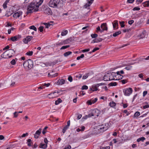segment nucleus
Masks as SVG:
<instances>
[{
    "instance_id": "obj_21",
    "label": "nucleus",
    "mask_w": 149,
    "mask_h": 149,
    "mask_svg": "<svg viewBox=\"0 0 149 149\" xmlns=\"http://www.w3.org/2000/svg\"><path fill=\"white\" fill-rule=\"evenodd\" d=\"M113 25V28L115 29H117L116 28V26H118V21L117 20H115L114 21V23H112Z\"/></svg>"
},
{
    "instance_id": "obj_25",
    "label": "nucleus",
    "mask_w": 149,
    "mask_h": 149,
    "mask_svg": "<svg viewBox=\"0 0 149 149\" xmlns=\"http://www.w3.org/2000/svg\"><path fill=\"white\" fill-rule=\"evenodd\" d=\"M43 24L45 25V27L46 28H48L49 27H50L52 25V24H50V23H44Z\"/></svg>"
},
{
    "instance_id": "obj_38",
    "label": "nucleus",
    "mask_w": 149,
    "mask_h": 149,
    "mask_svg": "<svg viewBox=\"0 0 149 149\" xmlns=\"http://www.w3.org/2000/svg\"><path fill=\"white\" fill-rule=\"evenodd\" d=\"M140 115L139 112L137 111L135 112L134 115V117H137Z\"/></svg>"
},
{
    "instance_id": "obj_54",
    "label": "nucleus",
    "mask_w": 149,
    "mask_h": 149,
    "mask_svg": "<svg viewBox=\"0 0 149 149\" xmlns=\"http://www.w3.org/2000/svg\"><path fill=\"white\" fill-rule=\"evenodd\" d=\"M16 62L15 59H13L11 62L10 63L12 65H14L15 64Z\"/></svg>"
},
{
    "instance_id": "obj_13",
    "label": "nucleus",
    "mask_w": 149,
    "mask_h": 149,
    "mask_svg": "<svg viewBox=\"0 0 149 149\" xmlns=\"http://www.w3.org/2000/svg\"><path fill=\"white\" fill-rule=\"evenodd\" d=\"M44 12L48 15H52V13L51 9L49 7L46 8L45 9Z\"/></svg>"
},
{
    "instance_id": "obj_36",
    "label": "nucleus",
    "mask_w": 149,
    "mask_h": 149,
    "mask_svg": "<svg viewBox=\"0 0 149 149\" xmlns=\"http://www.w3.org/2000/svg\"><path fill=\"white\" fill-rule=\"evenodd\" d=\"M29 29L34 30L35 31H37V28L34 26L32 25L29 27Z\"/></svg>"
},
{
    "instance_id": "obj_44",
    "label": "nucleus",
    "mask_w": 149,
    "mask_h": 149,
    "mask_svg": "<svg viewBox=\"0 0 149 149\" xmlns=\"http://www.w3.org/2000/svg\"><path fill=\"white\" fill-rule=\"evenodd\" d=\"M95 39L96 40V42H100L102 40V38H95Z\"/></svg>"
},
{
    "instance_id": "obj_46",
    "label": "nucleus",
    "mask_w": 149,
    "mask_h": 149,
    "mask_svg": "<svg viewBox=\"0 0 149 149\" xmlns=\"http://www.w3.org/2000/svg\"><path fill=\"white\" fill-rule=\"evenodd\" d=\"M103 80L104 81H109L108 77L107 76L104 75L103 77Z\"/></svg>"
},
{
    "instance_id": "obj_49",
    "label": "nucleus",
    "mask_w": 149,
    "mask_h": 149,
    "mask_svg": "<svg viewBox=\"0 0 149 149\" xmlns=\"http://www.w3.org/2000/svg\"><path fill=\"white\" fill-rule=\"evenodd\" d=\"M146 104H147L146 105L143 106V108L144 109H146L149 107V105L148 104V103H146Z\"/></svg>"
},
{
    "instance_id": "obj_53",
    "label": "nucleus",
    "mask_w": 149,
    "mask_h": 149,
    "mask_svg": "<svg viewBox=\"0 0 149 149\" xmlns=\"http://www.w3.org/2000/svg\"><path fill=\"white\" fill-rule=\"evenodd\" d=\"M44 27L43 26H40L39 27V30L40 32H42L43 31Z\"/></svg>"
},
{
    "instance_id": "obj_60",
    "label": "nucleus",
    "mask_w": 149,
    "mask_h": 149,
    "mask_svg": "<svg viewBox=\"0 0 149 149\" xmlns=\"http://www.w3.org/2000/svg\"><path fill=\"white\" fill-rule=\"evenodd\" d=\"M140 10V8H139V7H134V8L133 9V10Z\"/></svg>"
},
{
    "instance_id": "obj_56",
    "label": "nucleus",
    "mask_w": 149,
    "mask_h": 149,
    "mask_svg": "<svg viewBox=\"0 0 149 149\" xmlns=\"http://www.w3.org/2000/svg\"><path fill=\"white\" fill-rule=\"evenodd\" d=\"M92 113H92V112H91V113L89 114L88 115H86V117L87 118H89L91 116H93L92 115Z\"/></svg>"
},
{
    "instance_id": "obj_62",
    "label": "nucleus",
    "mask_w": 149,
    "mask_h": 149,
    "mask_svg": "<svg viewBox=\"0 0 149 149\" xmlns=\"http://www.w3.org/2000/svg\"><path fill=\"white\" fill-rule=\"evenodd\" d=\"M101 30L100 27L99 26H98L97 28V30H96V32L97 33L99 31H100L101 32Z\"/></svg>"
},
{
    "instance_id": "obj_57",
    "label": "nucleus",
    "mask_w": 149,
    "mask_h": 149,
    "mask_svg": "<svg viewBox=\"0 0 149 149\" xmlns=\"http://www.w3.org/2000/svg\"><path fill=\"white\" fill-rule=\"evenodd\" d=\"M46 66H51L52 65V63H51V62H49V63H46Z\"/></svg>"
},
{
    "instance_id": "obj_50",
    "label": "nucleus",
    "mask_w": 149,
    "mask_h": 149,
    "mask_svg": "<svg viewBox=\"0 0 149 149\" xmlns=\"http://www.w3.org/2000/svg\"><path fill=\"white\" fill-rule=\"evenodd\" d=\"M28 135V133H26L25 134H22V135L21 136H19V137L20 138L21 137H24L27 136Z\"/></svg>"
},
{
    "instance_id": "obj_61",
    "label": "nucleus",
    "mask_w": 149,
    "mask_h": 149,
    "mask_svg": "<svg viewBox=\"0 0 149 149\" xmlns=\"http://www.w3.org/2000/svg\"><path fill=\"white\" fill-rule=\"evenodd\" d=\"M109 77H108V79L109 80H114L115 79L114 78H112V77L110 75H109Z\"/></svg>"
},
{
    "instance_id": "obj_23",
    "label": "nucleus",
    "mask_w": 149,
    "mask_h": 149,
    "mask_svg": "<svg viewBox=\"0 0 149 149\" xmlns=\"http://www.w3.org/2000/svg\"><path fill=\"white\" fill-rule=\"evenodd\" d=\"M56 92H54L53 93H51L48 95V97L49 98H53L55 97L56 96L54 95V93H56Z\"/></svg>"
},
{
    "instance_id": "obj_41",
    "label": "nucleus",
    "mask_w": 149,
    "mask_h": 149,
    "mask_svg": "<svg viewBox=\"0 0 149 149\" xmlns=\"http://www.w3.org/2000/svg\"><path fill=\"white\" fill-rule=\"evenodd\" d=\"M91 36L92 38H95L97 37L98 35L97 34H91Z\"/></svg>"
},
{
    "instance_id": "obj_2",
    "label": "nucleus",
    "mask_w": 149,
    "mask_h": 149,
    "mask_svg": "<svg viewBox=\"0 0 149 149\" xmlns=\"http://www.w3.org/2000/svg\"><path fill=\"white\" fill-rule=\"evenodd\" d=\"M38 6L36 5L35 3H31L28 6L27 8V12H26L27 14L29 13H32V10H33V11H37L38 10Z\"/></svg>"
},
{
    "instance_id": "obj_64",
    "label": "nucleus",
    "mask_w": 149,
    "mask_h": 149,
    "mask_svg": "<svg viewBox=\"0 0 149 149\" xmlns=\"http://www.w3.org/2000/svg\"><path fill=\"white\" fill-rule=\"evenodd\" d=\"M87 103L88 105H91L92 104V103H93L91 101V100H88L87 102Z\"/></svg>"
},
{
    "instance_id": "obj_8",
    "label": "nucleus",
    "mask_w": 149,
    "mask_h": 149,
    "mask_svg": "<svg viewBox=\"0 0 149 149\" xmlns=\"http://www.w3.org/2000/svg\"><path fill=\"white\" fill-rule=\"evenodd\" d=\"M8 83L10 84H10V86H13L15 84V78L13 77H11L9 78L8 80Z\"/></svg>"
},
{
    "instance_id": "obj_3",
    "label": "nucleus",
    "mask_w": 149,
    "mask_h": 149,
    "mask_svg": "<svg viewBox=\"0 0 149 149\" xmlns=\"http://www.w3.org/2000/svg\"><path fill=\"white\" fill-rule=\"evenodd\" d=\"M23 65L25 68H28L29 69L32 68L33 66V61L30 59H29L25 61Z\"/></svg>"
},
{
    "instance_id": "obj_11",
    "label": "nucleus",
    "mask_w": 149,
    "mask_h": 149,
    "mask_svg": "<svg viewBox=\"0 0 149 149\" xmlns=\"http://www.w3.org/2000/svg\"><path fill=\"white\" fill-rule=\"evenodd\" d=\"M41 129L40 128L39 130L37 131L34 134V138L36 139H38L39 137V136L41 134Z\"/></svg>"
},
{
    "instance_id": "obj_24",
    "label": "nucleus",
    "mask_w": 149,
    "mask_h": 149,
    "mask_svg": "<svg viewBox=\"0 0 149 149\" xmlns=\"http://www.w3.org/2000/svg\"><path fill=\"white\" fill-rule=\"evenodd\" d=\"M144 7L149 6V1H148L143 3Z\"/></svg>"
},
{
    "instance_id": "obj_59",
    "label": "nucleus",
    "mask_w": 149,
    "mask_h": 149,
    "mask_svg": "<svg viewBox=\"0 0 149 149\" xmlns=\"http://www.w3.org/2000/svg\"><path fill=\"white\" fill-rule=\"evenodd\" d=\"M7 3H6V2H5L3 5V7L5 9L7 8Z\"/></svg>"
},
{
    "instance_id": "obj_9",
    "label": "nucleus",
    "mask_w": 149,
    "mask_h": 149,
    "mask_svg": "<svg viewBox=\"0 0 149 149\" xmlns=\"http://www.w3.org/2000/svg\"><path fill=\"white\" fill-rule=\"evenodd\" d=\"M146 32L145 30H143L142 32L137 36L139 38H145L146 36Z\"/></svg>"
},
{
    "instance_id": "obj_29",
    "label": "nucleus",
    "mask_w": 149,
    "mask_h": 149,
    "mask_svg": "<svg viewBox=\"0 0 149 149\" xmlns=\"http://www.w3.org/2000/svg\"><path fill=\"white\" fill-rule=\"evenodd\" d=\"M62 101V100H61L60 98L58 99V100H56L55 102V104L56 105H58L59 103L61 102Z\"/></svg>"
},
{
    "instance_id": "obj_63",
    "label": "nucleus",
    "mask_w": 149,
    "mask_h": 149,
    "mask_svg": "<svg viewBox=\"0 0 149 149\" xmlns=\"http://www.w3.org/2000/svg\"><path fill=\"white\" fill-rule=\"evenodd\" d=\"M68 79L70 82H72L73 80L72 77L70 76L68 78Z\"/></svg>"
},
{
    "instance_id": "obj_39",
    "label": "nucleus",
    "mask_w": 149,
    "mask_h": 149,
    "mask_svg": "<svg viewBox=\"0 0 149 149\" xmlns=\"http://www.w3.org/2000/svg\"><path fill=\"white\" fill-rule=\"evenodd\" d=\"M99 49V48L98 47H96L94 48L93 50L91 51V52H90L89 53L90 54H91L92 53L96 51H97V50H98Z\"/></svg>"
},
{
    "instance_id": "obj_58",
    "label": "nucleus",
    "mask_w": 149,
    "mask_h": 149,
    "mask_svg": "<svg viewBox=\"0 0 149 149\" xmlns=\"http://www.w3.org/2000/svg\"><path fill=\"white\" fill-rule=\"evenodd\" d=\"M88 74H86L85 75H84L82 77L83 79H86L88 77Z\"/></svg>"
},
{
    "instance_id": "obj_52",
    "label": "nucleus",
    "mask_w": 149,
    "mask_h": 149,
    "mask_svg": "<svg viewBox=\"0 0 149 149\" xmlns=\"http://www.w3.org/2000/svg\"><path fill=\"white\" fill-rule=\"evenodd\" d=\"M88 89V87L87 86L84 85L82 86L81 88L82 90L85 89L86 90Z\"/></svg>"
},
{
    "instance_id": "obj_18",
    "label": "nucleus",
    "mask_w": 149,
    "mask_h": 149,
    "mask_svg": "<svg viewBox=\"0 0 149 149\" xmlns=\"http://www.w3.org/2000/svg\"><path fill=\"white\" fill-rule=\"evenodd\" d=\"M9 56V55H8V54L7 51H6L1 55V57L3 58H8Z\"/></svg>"
},
{
    "instance_id": "obj_47",
    "label": "nucleus",
    "mask_w": 149,
    "mask_h": 149,
    "mask_svg": "<svg viewBox=\"0 0 149 149\" xmlns=\"http://www.w3.org/2000/svg\"><path fill=\"white\" fill-rule=\"evenodd\" d=\"M120 24L121 25V27H123L125 26V25L124 24V21L119 22Z\"/></svg>"
},
{
    "instance_id": "obj_10",
    "label": "nucleus",
    "mask_w": 149,
    "mask_h": 149,
    "mask_svg": "<svg viewBox=\"0 0 149 149\" xmlns=\"http://www.w3.org/2000/svg\"><path fill=\"white\" fill-rule=\"evenodd\" d=\"M100 27L101 29V32H103L104 30H107V26L106 23H103L101 25Z\"/></svg>"
},
{
    "instance_id": "obj_1",
    "label": "nucleus",
    "mask_w": 149,
    "mask_h": 149,
    "mask_svg": "<svg viewBox=\"0 0 149 149\" xmlns=\"http://www.w3.org/2000/svg\"><path fill=\"white\" fill-rule=\"evenodd\" d=\"M62 0H51L49 2V5L51 7L58 8L62 5Z\"/></svg>"
},
{
    "instance_id": "obj_27",
    "label": "nucleus",
    "mask_w": 149,
    "mask_h": 149,
    "mask_svg": "<svg viewBox=\"0 0 149 149\" xmlns=\"http://www.w3.org/2000/svg\"><path fill=\"white\" fill-rule=\"evenodd\" d=\"M68 32V31L67 30H63L61 32V35L62 36H64L66 35Z\"/></svg>"
},
{
    "instance_id": "obj_16",
    "label": "nucleus",
    "mask_w": 149,
    "mask_h": 149,
    "mask_svg": "<svg viewBox=\"0 0 149 149\" xmlns=\"http://www.w3.org/2000/svg\"><path fill=\"white\" fill-rule=\"evenodd\" d=\"M74 40V39L73 38L71 37L70 38L63 41V42H64V44H68L73 41Z\"/></svg>"
},
{
    "instance_id": "obj_43",
    "label": "nucleus",
    "mask_w": 149,
    "mask_h": 149,
    "mask_svg": "<svg viewBox=\"0 0 149 149\" xmlns=\"http://www.w3.org/2000/svg\"><path fill=\"white\" fill-rule=\"evenodd\" d=\"M84 57V54H82L81 55L79 56H78L77 58V60H79L80 59V58H83Z\"/></svg>"
},
{
    "instance_id": "obj_15",
    "label": "nucleus",
    "mask_w": 149,
    "mask_h": 149,
    "mask_svg": "<svg viewBox=\"0 0 149 149\" xmlns=\"http://www.w3.org/2000/svg\"><path fill=\"white\" fill-rule=\"evenodd\" d=\"M22 12L21 11H19L18 12L14 13L13 16L14 18H17V17H19L20 16L22 15Z\"/></svg>"
},
{
    "instance_id": "obj_7",
    "label": "nucleus",
    "mask_w": 149,
    "mask_h": 149,
    "mask_svg": "<svg viewBox=\"0 0 149 149\" xmlns=\"http://www.w3.org/2000/svg\"><path fill=\"white\" fill-rule=\"evenodd\" d=\"M8 55L9 56H8V58H10L13 56V54H14L15 53V51L13 49H10L6 51Z\"/></svg>"
},
{
    "instance_id": "obj_40",
    "label": "nucleus",
    "mask_w": 149,
    "mask_h": 149,
    "mask_svg": "<svg viewBox=\"0 0 149 149\" xmlns=\"http://www.w3.org/2000/svg\"><path fill=\"white\" fill-rule=\"evenodd\" d=\"M14 116L13 118H16L17 117L18 114L17 112L15 111L13 113Z\"/></svg>"
},
{
    "instance_id": "obj_33",
    "label": "nucleus",
    "mask_w": 149,
    "mask_h": 149,
    "mask_svg": "<svg viewBox=\"0 0 149 149\" xmlns=\"http://www.w3.org/2000/svg\"><path fill=\"white\" fill-rule=\"evenodd\" d=\"M27 142L28 143L27 145L29 146H31V143H32L31 142V140L30 139H28L27 140Z\"/></svg>"
},
{
    "instance_id": "obj_20",
    "label": "nucleus",
    "mask_w": 149,
    "mask_h": 149,
    "mask_svg": "<svg viewBox=\"0 0 149 149\" xmlns=\"http://www.w3.org/2000/svg\"><path fill=\"white\" fill-rule=\"evenodd\" d=\"M100 86V84H97L95 85H93L92 86V87L93 88H95V89L93 90V91H97L98 89V88H97V87H98Z\"/></svg>"
},
{
    "instance_id": "obj_37",
    "label": "nucleus",
    "mask_w": 149,
    "mask_h": 149,
    "mask_svg": "<svg viewBox=\"0 0 149 149\" xmlns=\"http://www.w3.org/2000/svg\"><path fill=\"white\" fill-rule=\"evenodd\" d=\"M108 74L111 75L113 78L116 76V73L115 72H112L111 73H108Z\"/></svg>"
},
{
    "instance_id": "obj_55",
    "label": "nucleus",
    "mask_w": 149,
    "mask_h": 149,
    "mask_svg": "<svg viewBox=\"0 0 149 149\" xmlns=\"http://www.w3.org/2000/svg\"><path fill=\"white\" fill-rule=\"evenodd\" d=\"M23 41L25 43H27L29 42V41L27 40V39L26 38H24L23 39Z\"/></svg>"
},
{
    "instance_id": "obj_51",
    "label": "nucleus",
    "mask_w": 149,
    "mask_h": 149,
    "mask_svg": "<svg viewBox=\"0 0 149 149\" xmlns=\"http://www.w3.org/2000/svg\"><path fill=\"white\" fill-rule=\"evenodd\" d=\"M132 68V66H130V65H129L127 67L125 68V69H126L127 70H130Z\"/></svg>"
},
{
    "instance_id": "obj_42",
    "label": "nucleus",
    "mask_w": 149,
    "mask_h": 149,
    "mask_svg": "<svg viewBox=\"0 0 149 149\" xmlns=\"http://www.w3.org/2000/svg\"><path fill=\"white\" fill-rule=\"evenodd\" d=\"M26 38L27 39V40H28L29 42L33 38V37L32 36H28L26 37Z\"/></svg>"
},
{
    "instance_id": "obj_19",
    "label": "nucleus",
    "mask_w": 149,
    "mask_h": 149,
    "mask_svg": "<svg viewBox=\"0 0 149 149\" xmlns=\"http://www.w3.org/2000/svg\"><path fill=\"white\" fill-rule=\"evenodd\" d=\"M47 144H43L42 143H40L39 146V147L43 149H46L47 148Z\"/></svg>"
},
{
    "instance_id": "obj_48",
    "label": "nucleus",
    "mask_w": 149,
    "mask_h": 149,
    "mask_svg": "<svg viewBox=\"0 0 149 149\" xmlns=\"http://www.w3.org/2000/svg\"><path fill=\"white\" fill-rule=\"evenodd\" d=\"M47 128L48 127L47 126H46L43 129L42 132V133L43 134H44L46 133V130Z\"/></svg>"
},
{
    "instance_id": "obj_28",
    "label": "nucleus",
    "mask_w": 149,
    "mask_h": 149,
    "mask_svg": "<svg viewBox=\"0 0 149 149\" xmlns=\"http://www.w3.org/2000/svg\"><path fill=\"white\" fill-rule=\"evenodd\" d=\"M72 53V52L70 51H68L67 52L65 53L63 55L65 57H67L68 55L71 54Z\"/></svg>"
},
{
    "instance_id": "obj_6",
    "label": "nucleus",
    "mask_w": 149,
    "mask_h": 149,
    "mask_svg": "<svg viewBox=\"0 0 149 149\" xmlns=\"http://www.w3.org/2000/svg\"><path fill=\"white\" fill-rule=\"evenodd\" d=\"M92 112L93 113L92 115L93 116H94L95 118L98 117L100 114V111L97 109L93 110Z\"/></svg>"
},
{
    "instance_id": "obj_14",
    "label": "nucleus",
    "mask_w": 149,
    "mask_h": 149,
    "mask_svg": "<svg viewBox=\"0 0 149 149\" xmlns=\"http://www.w3.org/2000/svg\"><path fill=\"white\" fill-rule=\"evenodd\" d=\"M21 36L20 35L15 36L10 38V40L13 42H15L18 39L21 38Z\"/></svg>"
},
{
    "instance_id": "obj_34",
    "label": "nucleus",
    "mask_w": 149,
    "mask_h": 149,
    "mask_svg": "<svg viewBox=\"0 0 149 149\" xmlns=\"http://www.w3.org/2000/svg\"><path fill=\"white\" fill-rule=\"evenodd\" d=\"M69 128V127L68 126H67L66 125L65 127H64L63 128V129L62 130V132L64 134L66 130Z\"/></svg>"
},
{
    "instance_id": "obj_5",
    "label": "nucleus",
    "mask_w": 149,
    "mask_h": 149,
    "mask_svg": "<svg viewBox=\"0 0 149 149\" xmlns=\"http://www.w3.org/2000/svg\"><path fill=\"white\" fill-rule=\"evenodd\" d=\"M132 89L131 88L125 89L123 90L124 94L126 96H129L132 93Z\"/></svg>"
},
{
    "instance_id": "obj_26",
    "label": "nucleus",
    "mask_w": 149,
    "mask_h": 149,
    "mask_svg": "<svg viewBox=\"0 0 149 149\" xmlns=\"http://www.w3.org/2000/svg\"><path fill=\"white\" fill-rule=\"evenodd\" d=\"M121 32L120 31H117L113 33V36L114 37H116L118 35L121 34Z\"/></svg>"
},
{
    "instance_id": "obj_4",
    "label": "nucleus",
    "mask_w": 149,
    "mask_h": 149,
    "mask_svg": "<svg viewBox=\"0 0 149 149\" xmlns=\"http://www.w3.org/2000/svg\"><path fill=\"white\" fill-rule=\"evenodd\" d=\"M109 127V125L108 123H106L105 125H102L99 126V130H100L101 132H103L106 130Z\"/></svg>"
},
{
    "instance_id": "obj_12",
    "label": "nucleus",
    "mask_w": 149,
    "mask_h": 149,
    "mask_svg": "<svg viewBox=\"0 0 149 149\" xmlns=\"http://www.w3.org/2000/svg\"><path fill=\"white\" fill-rule=\"evenodd\" d=\"M87 3H86L84 6V7L86 8L89 9V8H88L89 7L91 4L92 3L93 0H87Z\"/></svg>"
},
{
    "instance_id": "obj_31",
    "label": "nucleus",
    "mask_w": 149,
    "mask_h": 149,
    "mask_svg": "<svg viewBox=\"0 0 149 149\" xmlns=\"http://www.w3.org/2000/svg\"><path fill=\"white\" fill-rule=\"evenodd\" d=\"M145 139V138L144 137H142L140 138H139L137 140L138 142H139L140 141H143Z\"/></svg>"
},
{
    "instance_id": "obj_35",
    "label": "nucleus",
    "mask_w": 149,
    "mask_h": 149,
    "mask_svg": "<svg viewBox=\"0 0 149 149\" xmlns=\"http://www.w3.org/2000/svg\"><path fill=\"white\" fill-rule=\"evenodd\" d=\"M33 53V52L32 51H29V52L26 53V55L29 56H31L32 55Z\"/></svg>"
},
{
    "instance_id": "obj_30",
    "label": "nucleus",
    "mask_w": 149,
    "mask_h": 149,
    "mask_svg": "<svg viewBox=\"0 0 149 149\" xmlns=\"http://www.w3.org/2000/svg\"><path fill=\"white\" fill-rule=\"evenodd\" d=\"M109 104L111 107H113L116 106V103L113 101H112Z\"/></svg>"
},
{
    "instance_id": "obj_32",
    "label": "nucleus",
    "mask_w": 149,
    "mask_h": 149,
    "mask_svg": "<svg viewBox=\"0 0 149 149\" xmlns=\"http://www.w3.org/2000/svg\"><path fill=\"white\" fill-rule=\"evenodd\" d=\"M109 85L110 86H115L117 85V84L116 82H111Z\"/></svg>"
},
{
    "instance_id": "obj_45",
    "label": "nucleus",
    "mask_w": 149,
    "mask_h": 149,
    "mask_svg": "<svg viewBox=\"0 0 149 149\" xmlns=\"http://www.w3.org/2000/svg\"><path fill=\"white\" fill-rule=\"evenodd\" d=\"M70 47V45H66V46H62L61 48H60V49L61 50V49H66L67 48H68L69 47Z\"/></svg>"
},
{
    "instance_id": "obj_17",
    "label": "nucleus",
    "mask_w": 149,
    "mask_h": 149,
    "mask_svg": "<svg viewBox=\"0 0 149 149\" xmlns=\"http://www.w3.org/2000/svg\"><path fill=\"white\" fill-rule=\"evenodd\" d=\"M64 79H58L56 82L57 84L58 85H61L65 83Z\"/></svg>"
},
{
    "instance_id": "obj_22",
    "label": "nucleus",
    "mask_w": 149,
    "mask_h": 149,
    "mask_svg": "<svg viewBox=\"0 0 149 149\" xmlns=\"http://www.w3.org/2000/svg\"><path fill=\"white\" fill-rule=\"evenodd\" d=\"M58 73H56L55 74H50V73L48 74V75L49 77L52 78L57 76L58 75Z\"/></svg>"
}]
</instances>
